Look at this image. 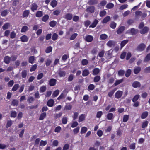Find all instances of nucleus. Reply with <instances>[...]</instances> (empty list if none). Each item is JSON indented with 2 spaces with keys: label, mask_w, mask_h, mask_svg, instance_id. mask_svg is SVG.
I'll use <instances>...</instances> for the list:
<instances>
[{
  "label": "nucleus",
  "mask_w": 150,
  "mask_h": 150,
  "mask_svg": "<svg viewBox=\"0 0 150 150\" xmlns=\"http://www.w3.org/2000/svg\"><path fill=\"white\" fill-rule=\"evenodd\" d=\"M72 15L70 13H68L66 14L65 16V18L67 20H71L72 18Z\"/></svg>",
  "instance_id": "12"
},
{
  "label": "nucleus",
  "mask_w": 150,
  "mask_h": 150,
  "mask_svg": "<svg viewBox=\"0 0 150 150\" xmlns=\"http://www.w3.org/2000/svg\"><path fill=\"white\" fill-rule=\"evenodd\" d=\"M9 12L8 10H4L2 12L1 14L2 16L4 17Z\"/></svg>",
  "instance_id": "43"
},
{
  "label": "nucleus",
  "mask_w": 150,
  "mask_h": 150,
  "mask_svg": "<svg viewBox=\"0 0 150 150\" xmlns=\"http://www.w3.org/2000/svg\"><path fill=\"white\" fill-rule=\"evenodd\" d=\"M124 79H121L119 80H117L115 81V83L114 85L115 86H116L123 82Z\"/></svg>",
  "instance_id": "23"
},
{
  "label": "nucleus",
  "mask_w": 150,
  "mask_h": 150,
  "mask_svg": "<svg viewBox=\"0 0 150 150\" xmlns=\"http://www.w3.org/2000/svg\"><path fill=\"white\" fill-rule=\"evenodd\" d=\"M114 6L113 4L112 3H110L107 4L106 7L107 8L111 9Z\"/></svg>",
  "instance_id": "33"
},
{
  "label": "nucleus",
  "mask_w": 150,
  "mask_h": 150,
  "mask_svg": "<svg viewBox=\"0 0 150 150\" xmlns=\"http://www.w3.org/2000/svg\"><path fill=\"white\" fill-rule=\"evenodd\" d=\"M67 121V118L65 116H64L62 119V122L64 124H66Z\"/></svg>",
  "instance_id": "44"
},
{
  "label": "nucleus",
  "mask_w": 150,
  "mask_h": 150,
  "mask_svg": "<svg viewBox=\"0 0 150 150\" xmlns=\"http://www.w3.org/2000/svg\"><path fill=\"white\" fill-rule=\"evenodd\" d=\"M142 13V12L139 11H136L135 13V17L137 18H138L139 16H141Z\"/></svg>",
  "instance_id": "32"
},
{
  "label": "nucleus",
  "mask_w": 150,
  "mask_h": 150,
  "mask_svg": "<svg viewBox=\"0 0 150 150\" xmlns=\"http://www.w3.org/2000/svg\"><path fill=\"white\" fill-rule=\"evenodd\" d=\"M35 60V57L33 56H31L29 57V62L31 64H33Z\"/></svg>",
  "instance_id": "35"
},
{
  "label": "nucleus",
  "mask_w": 150,
  "mask_h": 150,
  "mask_svg": "<svg viewBox=\"0 0 150 150\" xmlns=\"http://www.w3.org/2000/svg\"><path fill=\"white\" fill-rule=\"evenodd\" d=\"M11 60V57L8 56H6L4 58V62L7 64H8Z\"/></svg>",
  "instance_id": "14"
},
{
  "label": "nucleus",
  "mask_w": 150,
  "mask_h": 150,
  "mask_svg": "<svg viewBox=\"0 0 150 150\" xmlns=\"http://www.w3.org/2000/svg\"><path fill=\"white\" fill-rule=\"evenodd\" d=\"M100 72L99 69L98 68H95L93 71V74L94 75H96L98 74Z\"/></svg>",
  "instance_id": "21"
},
{
  "label": "nucleus",
  "mask_w": 150,
  "mask_h": 150,
  "mask_svg": "<svg viewBox=\"0 0 150 150\" xmlns=\"http://www.w3.org/2000/svg\"><path fill=\"white\" fill-rule=\"evenodd\" d=\"M56 80L54 79H51L49 82L50 86H54L56 83Z\"/></svg>",
  "instance_id": "19"
},
{
  "label": "nucleus",
  "mask_w": 150,
  "mask_h": 150,
  "mask_svg": "<svg viewBox=\"0 0 150 150\" xmlns=\"http://www.w3.org/2000/svg\"><path fill=\"white\" fill-rule=\"evenodd\" d=\"M106 117L109 120H111L113 119L114 116L112 113H109L107 114Z\"/></svg>",
  "instance_id": "17"
},
{
  "label": "nucleus",
  "mask_w": 150,
  "mask_h": 150,
  "mask_svg": "<svg viewBox=\"0 0 150 150\" xmlns=\"http://www.w3.org/2000/svg\"><path fill=\"white\" fill-rule=\"evenodd\" d=\"M16 112L15 111H11V117H15L16 116Z\"/></svg>",
  "instance_id": "62"
},
{
  "label": "nucleus",
  "mask_w": 150,
  "mask_h": 150,
  "mask_svg": "<svg viewBox=\"0 0 150 150\" xmlns=\"http://www.w3.org/2000/svg\"><path fill=\"white\" fill-rule=\"evenodd\" d=\"M61 12V11L58 10H56L54 11L53 13L54 15L57 16L59 15Z\"/></svg>",
  "instance_id": "47"
},
{
  "label": "nucleus",
  "mask_w": 150,
  "mask_h": 150,
  "mask_svg": "<svg viewBox=\"0 0 150 150\" xmlns=\"http://www.w3.org/2000/svg\"><path fill=\"white\" fill-rule=\"evenodd\" d=\"M95 8L93 6H90L88 8L86 9V11L87 12L90 13H93L95 10Z\"/></svg>",
  "instance_id": "3"
},
{
  "label": "nucleus",
  "mask_w": 150,
  "mask_h": 150,
  "mask_svg": "<svg viewBox=\"0 0 150 150\" xmlns=\"http://www.w3.org/2000/svg\"><path fill=\"white\" fill-rule=\"evenodd\" d=\"M98 20L95 19L92 24L89 27L92 28L95 27L98 23Z\"/></svg>",
  "instance_id": "15"
},
{
  "label": "nucleus",
  "mask_w": 150,
  "mask_h": 150,
  "mask_svg": "<svg viewBox=\"0 0 150 150\" xmlns=\"http://www.w3.org/2000/svg\"><path fill=\"white\" fill-rule=\"evenodd\" d=\"M132 85L133 87L136 88L140 87V86L141 84L139 82L135 81L133 83Z\"/></svg>",
  "instance_id": "13"
},
{
  "label": "nucleus",
  "mask_w": 150,
  "mask_h": 150,
  "mask_svg": "<svg viewBox=\"0 0 150 150\" xmlns=\"http://www.w3.org/2000/svg\"><path fill=\"white\" fill-rule=\"evenodd\" d=\"M37 67V65L35 64L33 65L30 69V72H32L35 70Z\"/></svg>",
  "instance_id": "45"
},
{
  "label": "nucleus",
  "mask_w": 150,
  "mask_h": 150,
  "mask_svg": "<svg viewBox=\"0 0 150 150\" xmlns=\"http://www.w3.org/2000/svg\"><path fill=\"white\" fill-rule=\"evenodd\" d=\"M141 70V68L140 67H136L134 69V72L135 74H137L140 72Z\"/></svg>",
  "instance_id": "24"
},
{
  "label": "nucleus",
  "mask_w": 150,
  "mask_h": 150,
  "mask_svg": "<svg viewBox=\"0 0 150 150\" xmlns=\"http://www.w3.org/2000/svg\"><path fill=\"white\" fill-rule=\"evenodd\" d=\"M43 15V12L41 11H38L36 13V16L37 17H41Z\"/></svg>",
  "instance_id": "34"
},
{
  "label": "nucleus",
  "mask_w": 150,
  "mask_h": 150,
  "mask_svg": "<svg viewBox=\"0 0 150 150\" xmlns=\"http://www.w3.org/2000/svg\"><path fill=\"white\" fill-rule=\"evenodd\" d=\"M100 79V77L99 76H96L94 79V81L95 82H97L99 81Z\"/></svg>",
  "instance_id": "57"
},
{
  "label": "nucleus",
  "mask_w": 150,
  "mask_h": 150,
  "mask_svg": "<svg viewBox=\"0 0 150 150\" xmlns=\"http://www.w3.org/2000/svg\"><path fill=\"white\" fill-rule=\"evenodd\" d=\"M145 47V45L144 44H141L137 47V50L139 51H143Z\"/></svg>",
  "instance_id": "4"
},
{
  "label": "nucleus",
  "mask_w": 150,
  "mask_h": 150,
  "mask_svg": "<svg viewBox=\"0 0 150 150\" xmlns=\"http://www.w3.org/2000/svg\"><path fill=\"white\" fill-rule=\"evenodd\" d=\"M125 27L124 26H121L120 27L118 30L117 31V33L120 34H121L124 30Z\"/></svg>",
  "instance_id": "9"
},
{
  "label": "nucleus",
  "mask_w": 150,
  "mask_h": 150,
  "mask_svg": "<svg viewBox=\"0 0 150 150\" xmlns=\"http://www.w3.org/2000/svg\"><path fill=\"white\" fill-rule=\"evenodd\" d=\"M128 5L127 4H126L122 5L120 8V10H123L127 8Z\"/></svg>",
  "instance_id": "51"
},
{
  "label": "nucleus",
  "mask_w": 150,
  "mask_h": 150,
  "mask_svg": "<svg viewBox=\"0 0 150 150\" xmlns=\"http://www.w3.org/2000/svg\"><path fill=\"white\" fill-rule=\"evenodd\" d=\"M27 75V72L25 70L23 71L22 72V76L23 78H25Z\"/></svg>",
  "instance_id": "64"
},
{
  "label": "nucleus",
  "mask_w": 150,
  "mask_h": 150,
  "mask_svg": "<svg viewBox=\"0 0 150 150\" xmlns=\"http://www.w3.org/2000/svg\"><path fill=\"white\" fill-rule=\"evenodd\" d=\"M150 60V53L147 54L145 58L144 61V62H146Z\"/></svg>",
  "instance_id": "38"
},
{
  "label": "nucleus",
  "mask_w": 150,
  "mask_h": 150,
  "mask_svg": "<svg viewBox=\"0 0 150 150\" xmlns=\"http://www.w3.org/2000/svg\"><path fill=\"white\" fill-rule=\"evenodd\" d=\"M89 74V71L87 69H85L83 71L82 75L83 76H86Z\"/></svg>",
  "instance_id": "22"
},
{
  "label": "nucleus",
  "mask_w": 150,
  "mask_h": 150,
  "mask_svg": "<svg viewBox=\"0 0 150 150\" xmlns=\"http://www.w3.org/2000/svg\"><path fill=\"white\" fill-rule=\"evenodd\" d=\"M148 124V122L147 121H145L142 123V127L144 128L146 127Z\"/></svg>",
  "instance_id": "58"
},
{
  "label": "nucleus",
  "mask_w": 150,
  "mask_h": 150,
  "mask_svg": "<svg viewBox=\"0 0 150 150\" xmlns=\"http://www.w3.org/2000/svg\"><path fill=\"white\" fill-rule=\"evenodd\" d=\"M116 23L114 22H112L110 24V27L112 29H115L116 26Z\"/></svg>",
  "instance_id": "50"
},
{
  "label": "nucleus",
  "mask_w": 150,
  "mask_h": 150,
  "mask_svg": "<svg viewBox=\"0 0 150 150\" xmlns=\"http://www.w3.org/2000/svg\"><path fill=\"white\" fill-rule=\"evenodd\" d=\"M49 18V16L47 15H45L42 18V21L44 22H46L47 21Z\"/></svg>",
  "instance_id": "42"
},
{
  "label": "nucleus",
  "mask_w": 150,
  "mask_h": 150,
  "mask_svg": "<svg viewBox=\"0 0 150 150\" xmlns=\"http://www.w3.org/2000/svg\"><path fill=\"white\" fill-rule=\"evenodd\" d=\"M46 114L45 112L42 113L40 117L39 120H42L46 116Z\"/></svg>",
  "instance_id": "36"
},
{
  "label": "nucleus",
  "mask_w": 150,
  "mask_h": 150,
  "mask_svg": "<svg viewBox=\"0 0 150 150\" xmlns=\"http://www.w3.org/2000/svg\"><path fill=\"white\" fill-rule=\"evenodd\" d=\"M57 2L55 0H53L50 4L51 5L53 8L56 7L57 5Z\"/></svg>",
  "instance_id": "30"
},
{
  "label": "nucleus",
  "mask_w": 150,
  "mask_h": 150,
  "mask_svg": "<svg viewBox=\"0 0 150 150\" xmlns=\"http://www.w3.org/2000/svg\"><path fill=\"white\" fill-rule=\"evenodd\" d=\"M28 29V27L27 26H24L22 27L21 31V32H24L27 31Z\"/></svg>",
  "instance_id": "59"
},
{
  "label": "nucleus",
  "mask_w": 150,
  "mask_h": 150,
  "mask_svg": "<svg viewBox=\"0 0 150 150\" xmlns=\"http://www.w3.org/2000/svg\"><path fill=\"white\" fill-rule=\"evenodd\" d=\"M30 13V11L28 10H25L23 13V16L24 17H27L29 15Z\"/></svg>",
  "instance_id": "28"
},
{
  "label": "nucleus",
  "mask_w": 150,
  "mask_h": 150,
  "mask_svg": "<svg viewBox=\"0 0 150 150\" xmlns=\"http://www.w3.org/2000/svg\"><path fill=\"white\" fill-rule=\"evenodd\" d=\"M72 108V106L69 104H67L64 108L65 110H70Z\"/></svg>",
  "instance_id": "27"
},
{
  "label": "nucleus",
  "mask_w": 150,
  "mask_h": 150,
  "mask_svg": "<svg viewBox=\"0 0 150 150\" xmlns=\"http://www.w3.org/2000/svg\"><path fill=\"white\" fill-rule=\"evenodd\" d=\"M129 147L130 149L134 150L135 148V143H133L131 144L130 145Z\"/></svg>",
  "instance_id": "63"
},
{
  "label": "nucleus",
  "mask_w": 150,
  "mask_h": 150,
  "mask_svg": "<svg viewBox=\"0 0 150 150\" xmlns=\"http://www.w3.org/2000/svg\"><path fill=\"white\" fill-rule=\"evenodd\" d=\"M106 14V12L104 10H103L100 12V16L101 17H103L105 16Z\"/></svg>",
  "instance_id": "61"
},
{
  "label": "nucleus",
  "mask_w": 150,
  "mask_h": 150,
  "mask_svg": "<svg viewBox=\"0 0 150 150\" xmlns=\"http://www.w3.org/2000/svg\"><path fill=\"white\" fill-rule=\"evenodd\" d=\"M38 8V6L35 3H33L31 6V10L32 11L34 12L35 11L37 10Z\"/></svg>",
  "instance_id": "11"
},
{
  "label": "nucleus",
  "mask_w": 150,
  "mask_h": 150,
  "mask_svg": "<svg viewBox=\"0 0 150 150\" xmlns=\"http://www.w3.org/2000/svg\"><path fill=\"white\" fill-rule=\"evenodd\" d=\"M11 24L10 23H6L3 26L2 28L4 30H5L9 28Z\"/></svg>",
  "instance_id": "6"
},
{
  "label": "nucleus",
  "mask_w": 150,
  "mask_h": 150,
  "mask_svg": "<svg viewBox=\"0 0 150 150\" xmlns=\"http://www.w3.org/2000/svg\"><path fill=\"white\" fill-rule=\"evenodd\" d=\"M56 23L57 22L56 21H52L50 22V25L51 27H54L55 26Z\"/></svg>",
  "instance_id": "52"
},
{
  "label": "nucleus",
  "mask_w": 150,
  "mask_h": 150,
  "mask_svg": "<svg viewBox=\"0 0 150 150\" xmlns=\"http://www.w3.org/2000/svg\"><path fill=\"white\" fill-rule=\"evenodd\" d=\"M138 31V30L135 29L134 28H132L130 30H128L127 31V33H131L132 35H134L137 33Z\"/></svg>",
  "instance_id": "7"
},
{
  "label": "nucleus",
  "mask_w": 150,
  "mask_h": 150,
  "mask_svg": "<svg viewBox=\"0 0 150 150\" xmlns=\"http://www.w3.org/2000/svg\"><path fill=\"white\" fill-rule=\"evenodd\" d=\"M93 40V37L91 35H88L85 37V40L88 42H91Z\"/></svg>",
  "instance_id": "2"
},
{
  "label": "nucleus",
  "mask_w": 150,
  "mask_h": 150,
  "mask_svg": "<svg viewBox=\"0 0 150 150\" xmlns=\"http://www.w3.org/2000/svg\"><path fill=\"white\" fill-rule=\"evenodd\" d=\"M87 130V128L85 127H82L81 131V134H83L85 133Z\"/></svg>",
  "instance_id": "37"
},
{
  "label": "nucleus",
  "mask_w": 150,
  "mask_h": 150,
  "mask_svg": "<svg viewBox=\"0 0 150 150\" xmlns=\"http://www.w3.org/2000/svg\"><path fill=\"white\" fill-rule=\"evenodd\" d=\"M140 96L139 95H136L132 99V101L135 103V102L139 99Z\"/></svg>",
  "instance_id": "40"
},
{
  "label": "nucleus",
  "mask_w": 150,
  "mask_h": 150,
  "mask_svg": "<svg viewBox=\"0 0 150 150\" xmlns=\"http://www.w3.org/2000/svg\"><path fill=\"white\" fill-rule=\"evenodd\" d=\"M110 19V17L109 16H107L104 18L102 21L103 23H105L108 22Z\"/></svg>",
  "instance_id": "20"
},
{
  "label": "nucleus",
  "mask_w": 150,
  "mask_h": 150,
  "mask_svg": "<svg viewBox=\"0 0 150 150\" xmlns=\"http://www.w3.org/2000/svg\"><path fill=\"white\" fill-rule=\"evenodd\" d=\"M20 39L22 42H26L28 41V38L26 36L24 35L20 38Z\"/></svg>",
  "instance_id": "18"
},
{
  "label": "nucleus",
  "mask_w": 150,
  "mask_h": 150,
  "mask_svg": "<svg viewBox=\"0 0 150 150\" xmlns=\"http://www.w3.org/2000/svg\"><path fill=\"white\" fill-rule=\"evenodd\" d=\"M129 118V116L127 115H125L123 117V122H127Z\"/></svg>",
  "instance_id": "41"
},
{
  "label": "nucleus",
  "mask_w": 150,
  "mask_h": 150,
  "mask_svg": "<svg viewBox=\"0 0 150 150\" xmlns=\"http://www.w3.org/2000/svg\"><path fill=\"white\" fill-rule=\"evenodd\" d=\"M128 40H124L121 42L120 44L121 49L128 42Z\"/></svg>",
  "instance_id": "29"
},
{
  "label": "nucleus",
  "mask_w": 150,
  "mask_h": 150,
  "mask_svg": "<svg viewBox=\"0 0 150 150\" xmlns=\"http://www.w3.org/2000/svg\"><path fill=\"white\" fill-rule=\"evenodd\" d=\"M88 60L86 59H83L81 62V64L83 65H86L88 63Z\"/></svg>",
  "instance_id": "49"
},
{
  "label": "nucleus",
  "mask_w": 150,
  "mask_h": 150,
  "mask_svg": "<svg viewBox=\"0 0 150 150\" xmlns=\"http://www.w3.org/2000/svg\"><path fill=\"white\" fill-rule=\"evenodd\" d=\"M149 30L148 28L147 27H145L140 31L141 34H143L147 33Z\"/></svg>",
  "instance_id": "16"
},
{
  "label": "nucleus",
  "mask_w": 150,
  "mask_h": 150,
  "mask_svg": "<svg viewBox=\"0 0 150 150\" xmlns=\"http://www.w3.org/2000/svg\"><path fill=\"white\" fill-rule=\"evenodd\" d=\"M16 36V33L14 31L12 32L10 34V37L11 38L13 39L15 38Z\"/></svg>",
  "instance_id": "46"
},
{
  "label": "nucleus",
  "mask_w": 150,
  "mask_h": 150,
  "mask_svg": "<svg viewBox=\"0 0 150 150\" xmlns=\"http://www.w3.org/2000/svg\"><path fill=\"white\" fill-rule=\"evenodd\" d=\"M86 115L84 114H81L79 117L78 122H80L84 120Z\"/></svg>",
  "instance_id": "8"
},
{
  "label": "nucleus",
  "mask_w": 150,
  "mask_h": 150,
  "mask_svg": "<svg viewBox=\"0 0 150 150\" xmlns=\"http://www.w3.org/2000/svg\"><path fill=\"white\" fill-rule=\"evenodd\" d=\"M58 35L56 33H54L52 36V39L53 40H55L57 38Z\"/></svg>",
  "instance_id": "60"
},
{
  "label": "nucleus",
  "mask_w": 150,
  "mask_h": 150,
  "mask_svg": "<svg viewBox=\"0 0 150 150\" xmlns=\"http://www.w3.org/2000/svg\"><path fill=\"white\" fill-rule=\"evenodd\" d=\"M148 113L147 111H145L143 112L141 115V118L144 119L146 118L147 116Z\"/></svg>",
  "instance_id": "25"
},
{
  "label": "nucleus",
  "mask_w": 150,
  "mask_h": 150,
  "mask_svg": "<svg viewBox=\"0 0 150 150\" xmlns=\"http://www.w3.org/2000/svg\"><path fill=\"white\" fill-rule=\"evenodd\" d=\"M108 38V35L105 34H102L100 35V38L101 40L106 39Z\"/></svg>",
  "instance_id": "31"
},
{
  "label": "nucleus",
  "mask_w": 150,
  "mask_h": 150,
  "mask_svg": "<svg viewBox=\"0 0 150 150\" xmlns=\"http://www.w3.org/2000/svg\"><path fill=\"white\" fill-rule=\"evenodd\" d=\"M123 94V92L121 91L118 90L115 93V98L119 99L121 98Z\"/></svg>",
  "instance_id": "1"
},
{
  "label": "nucleus",
  "mask_w": 150,
  "mask_h": 150,
  "mask_svg": "<svg viewBox=\"0 0 150 150\" xmlns=\"http://www.w3.org/2000/svg\"><path fill=\"white\" fill-rule=\"evenodd\" d=\"M52 50V47L50 46L47 48L45 50V52L46 53H48L51 52Z\"/></svg>",
  "instance_id": "54"
},
{
  "label": "nucleus",
  "mask_w": 150,
  "mask_h": 150,
  "mask_svg": "<svg viewBox=\"0 0 150 150\" xmlns=\"http://www.w3.org/2000/svg\"><path fill=\"white\" fill-rule=\"evenodd\" d=\"M103 114V112L101 111L98 112L96 114V117L97 118H100Z\"/></svg>",
  "instance_id": "56"
},
{
  "label": "nucleus",
  "mask_w": 150,
  "mask_h": 150,
  "mask_svg": "<svg viewBox=\"0 0 150 150\" xmlns=\"http://www.w3.org/2000/svg\"><path fill=\"white\" fill-rule=\"evenodd\" d=\"M46 88L45 86H43L40 88V92H44L46 90Z\"/></svg>",
  "instance_id": "55"
},
{
  "label": "nucleus",
  "mask_w": 150,
  "mask_h": 150,
  "mask_svg": "<svg viewBox=\"0 0 150 150\" xmlns=\"http://www.w3.org/2000/svg\"><path fill=\"white\" fill-rule=\"evenodd\" d=\"M54 100L53 99H51L48 100L47 102V105L50 107H52L54 105Z\"/></svg>",
  "instance_id": "5"
},
{
  "label": "nucleus",
  "mask_w": 150,
  "mask_h": 150,
  "mask_svg": "<svg viewBox=\"0 0 150 150\" xmlns=\"http://www.w3.org/2000/svg\"><path fill=\"white\" fill-rule=\"evenodd\" d=\"M47 142L46 140H41L40 143V146H45L47 144Z\"/></svg>",
  "instance_id": "39"
},
{
  "label": "nucleus",
  "mask_w": 150,
  "mask_h": 150,
  "mask_svg": "<svg viewBox=\"0 0 150 150\" xmlns=\"http://www.w3.org/2000/svg\"><path fill=\"white\" fill-rule=\"evenodd\" d=\"M115 42L113 40H109L107 43V45L109 47H111L115 45Z\"/></svg>",
  "instance_id": "10"
},
{
  "label": "nucleus",
  "mask_w": 150,
  "mask_h": 150,
  "mask_svg": "<svg viewBox=\"0 0 150 150\" xmlns=\"http://www.w3.org/2000/svg\"><path fill=\"white\" fill-rule=\"evenodd\" d=\"M61 129V127L59 126L57 127L55 129L54 132H55L59 133V132Z\"/></svg>",
  "instance_id": "53"
},
{
  "label": "nucleus",
  "mask_w": 150,
  "mask_h": 150,
  "mask_svg": "<svg viewBox=\"0 0 150 150\" xmlns=\"http://www.w3.org/2000/svg\"><path fill=\"white\" fill-rule=\"evenodd\" d=\"M59 90H57L54 91L52 95V98H54L57 97L59 94Z\"/></svg>",
  "instance_id": "26"
},
{
  "label": "nucleus",
  "mask_w": 150,
  "mask_h": 150,
  "mask_svg": "<svg viewBox=\"0 0 150 150\" xmlns=\"http://www.w3.org/2000/svg\"><path fill=\"white\" fill-rule=\"evenodd\" d=\"M131 70L130 69H128L126 71L125 73V76L128 77L131 74Z\"/></svg>",
  "instance_id": "48"
}]
</instances>
